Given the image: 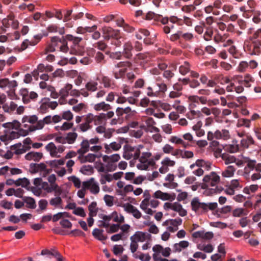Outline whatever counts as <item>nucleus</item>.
Listing matches in <instances>:
<instances>
[{
    "mask_svg": "<svg viewBox=\"0 0 261 261\" xmlns=\"http://www.w3.org/2000/svg\"><path fill=\"white\" fill-rule=\"evenodd\" d=\"M126 72V68H122L117 71L114 69L113 74L116 79H119L123 77Z\"/></svg>",
    "mask_w": 261,
    "mask_h": 261,
    "instance_id": "nucleus-37",
    "label": "nucleus"
},
{
    "mask_svg": "<svg viewBox=\"0 0 261 261\" xmlns=\"http://www.w3.org/2000/svg\"><path fill=\"white\" fill-rule=\"evenodd\" d=\"M180 39L185 41H191L193 38V35L192 34L190 33H183L180 31Z\"/></svg>",
    "mask_w": 261,
    "mask_h": 261,
    "instance_id": "nucleus-48",
    "label": "nucleus"
},
{
    "mask_svg": "<svg viewBox=\"0 0 261 261\" xmlns=\"http://www.w3.org/2000/svg\"><path fill=\"white\" fill-rule=\"evenodd\" d=\"M114 115L113 111H109L107 113H101L98 116H93L89 114L85 118V122L83 123V132L90 128L92 125L90 124L93 122L95 125L102 124L106 119L112 118Z\"/></svg>",
    "mask_w": 261,
    "mask_h": 261,
    "instance_id": "nucleus-2",
    "label": "nucleus"
},
{
    "mask_svg": "<svg viewBox=\"0 0 261 261\" xmlns=\"http://www.w3.org/2000/svg\"><path fill=\"white\" fill-rule=\"evenodd\" d=\"M182 221V219L179 218L175 219H170V226L178 227V225L181 224Z\"/></svg>",
    "mask_w": 261,
    "mask_h": 261,
    "instance_id": "nucleus-62",
    "label": "nucleus"
},
{
    "mask_svg": "<svg viewBox=\"0 0 261 261\" xmlns=\"http://www.w3.org/2000/svg\"><path fill=\"white\" fill-rule=\"evenodd\" d=\"M2 23L7 30L11 26L13 29H16L19 24L18 21L14 19L13 15H9L7 18H4L2 21Z\"/></svg>",
    "mask_w": 261,
    "mask_h": 261,
    "instance_id": "nucleus-16",
    "label": "nucleus"
},
{
    "mask_svg": "<svg viewBox=\"0 0 261 261\" xmlns=\"http://www.w3.org/2000/svg\"><path fill=\"white\" fill-rule=\"evenodd\" d=\"M132 237H134V240L137 242H144L146 239H149L150 235L148 233H146L142 231H137Z\"/></svg>",
    "mask_w": 261,
    "mask_h": 261,
    "instance_id": "nucleus-22",
    "label": "nucleus"
},
{
    "mask_svg": "<svg viewBox=\"0 0 261 261\" xmlns=\"http://www.w3.org/2000/svg\"><path fill=\"white\" fill-rule=\"evenodd\" d=\"M19 93L22 96V101L25 104L29 103L31 100L35 101L38 96L36 92H29L28 89L27 88H22L20 90Z\"/></svg>",
    "mask_w": 261,
    "mask_h": 261,
    "instance_id": "nucleus-13",
    "label": "nucleus"
},
{
    "mask_svg": "<svg viewBox=\"0 0 261 261\" xmlns=\"http://www.w3.org/2000/svg\"><path fill=\"white\" fill-rule=\"evenodd\" d=\"M251 43L246 47L249 54L258 55L261 53V29H258L250 37Z\"/></svg>",
    "mask_w": 261,
    "mask_h": 261,
    "instance_id": "nucleus-4",
    "label": "nucleus"
},
{
    "mask_svg": "<svg viewBox=\"0 0 261 261\" xmlns=\"http://www.w3.org/2000/svg\"><path fill=\"white\" fill-rule=\"evenodd\" d=\"M236 167L233 165H229L227 167L226 169L222 172V175L224 177H230L233 176L236 171Z\"/></svg>",
    "mask_w": 261,
    "mask_h": 261,
    "instance_id": "nucleus-24",
    "label": "nucleus"
},
{
    "mask_svg": "<svg viewBox=\"0 0 261 261\" xmlns=\"http://www.w3.org/2000/svg\"><path fill=\"white\" fill-rule=\"evenodd\" d=\"M103 37L106 40H109L111 38L117 37L120 35V31L114 30L110 27H103L101 29Z\"/></svg>",
    "mask_w": 261,
    "mask_h": 261,
    "instance_id": "nucleus-14",
    "label": "nucleus"
},
{
    "mask_svg": "<svg viewBox=\"0 0 261 261\" xmlns=\"http://www.w3.org/2000/svg\"><path fill=\"white\" fill-rule=\"evenodd\" d=\"M89 190L93 194H97L99 192V187L98 183H97L93 178H91L90 179L83 181V191L85 190ZM84 197V194L83 193V198Z\"/></svg>",
    "mask_w": 261,
    "mask_h": 261,
    "instance_id": "nucleus-11",
    "label": "nucleus"
},
{
    "mask_svg": "<svg viewBox=\"0 0 261 261\" xmlns=\"http://www.w3.org/2000/svg\"><path fill=\"white\" fill-rule=\"evenodd\" d=\"M133 48V46L130 42H127L124 44L122 54L125 58L129 59L132 57V50Z\"/></svg>",
    "mask_w": 261,
    "mask_h": 261,
    "instance_id": "nucleus-21",
    "label": "nucleus"
},
{
    "mask_svg": "<svg viewBox=\"0 0 261 261\" xmlns=\"http://www.w3.org/2000/svg\"><path fill=\"white\" fill-rule=\"evenodd\" d=\"M96 155L93 153H89L86 155L84 154V163L86 162H93L95 160Z\"/></svg>",
    "mask_w": 261,
    "mask_h": 261,
    "instance_id": "nucleus-56",
    "label": "nucleus"
},
{
    "mask_svg": "<svg viewBox=\"0 0 261 261\" xmlns=\"http://www.w3.org/2000/svg\"><path fill=\"white\" fill-rule=\"evenodd\" d=\"M67 40L72 42L71 47L73 53L80 54L82 53V48L80 45L81 39L79 37H74L71 35H67L65 38L64 37L62 38L57 36L53 37L51 38V43L55 48H59L60 51L67 53L69 50Z\"/></svg>",
    "mask_w": 261,
    "mask_h": 261,
    "instance_id": "nucleus-1",
    "label": "nucleus"
},
{
    "mask_svg": "<svg viewBox=\"0 0 261 261\" xmlns=\"http://www.w3.org/2000/svg\"><path fill=\"white\" fill-rule=\"evenodd\" d=\"M68 179L71 181L76 188H79L81 187V180L75 176L68 177Z\"/></svg>",
    "mask_w": 261,
    "mask_h": 261,
    "instance_id": "nucleus-61",
    "label": "nucleus"
},
{
    "mask_svg": "<svg viewBox=\"0 0 261 261\" xmlns=\"http://www.w3.org/2000/svg\"><path fill=\"white\" fill-rule=\"evenodd\" d=\"M45 149L49 152L52 157L59 158L60 155H58V153H62L64 151L65 147L63 145H60L57 147L54 143L50 142L46 145Z\"/></svg>",
    "mask_w": 261,
    "mask_h": 261,
    "instance_id": "nucleus-15",
    "label": "nucleus"
},
{
    "mask_svg": "<svg viewBox=\"0 0 261 261\" xmlns=\"http://www.w3.org/2000/svg\"><path fill=\"white\" fill-rule=\"evenodd\" d=\"M11 148L16 154H21L26 151L24 147L22 146L21 144L14 145L11 146Z\"/></svg>",
    "mask_w": 261,
    "mask_h": 261,
    "instance_id": "nucleus-29",
    "label": "nucleus"
},
{
    "mask_svg": "<svg viewBox=\"0 0 261 261\" xmlns=\"http://www.w3.org/2000/svg\"><path fill=\"white\" fill-rule=\"evenodd\" d=\"M72 85L67 84L64 87L60 90L59 94L61 97L59 99V101L61 104L65 103V98L68 96L69 94L74 96L80 95V92L76 90H72Z\"/></svg>",
    "mask_w": 261,
    "mask_h": 261,
    "instance_id": "nucleus-10",
    "label": "nucleus"
},
{
    "mask_svg": "<svg viewBox=\"0 0 261 261\" xmlns=\"http://www.w3.org/2000/svg\"><path fill=\"white\" fill-rule=\"evenodd\" d=\"M93 171V168L91 165H83V174L90 175Z\"/></svg>",
    "mask_w": 261,
    "mask_h": 261,
    "instance_id": "nucleus-51",
    "label": "nucleus"
},
{
    "mask_svg": "<svg viewBox=\"0 0 261 261\" xmlns=\"http://www.w3.org/2000/svg\"><path fill=\"white\" fill-rule=\"evenodd\" d=\"M2 126L6 128L4 130L5 134L0 137V139L2 141L5 142L9 140V130L11 129H17L20 126V123L17 120H14L12 122H7L2 124Z\"/></svg>",
    "mask_w": 261,
    "mask_h": 261,
    "instance_id": "nucleus-12",
    "label": "nucleus"
},
{
    "mask_svg": "<svg viewBox=\"0 0 261 261\" xmlns=\"http://www.w3.org/2000/svg\"><path fill=\"white\" fill-rule=\"evenodd\" d=\"M73 118V115L70 111H65L62 113V119L70 120Z\"/></svg>",
    "mask_w": 261,
    "mask_h": 261,
    "instance_id": "nucleus-64",
    "label": "nucleus"
},
{
    "mask_svg": "<svg viewBox=\"0 0 261 261\" xmlns=\"http://www.w3.org/2000/svg\"><path fill=\"white\" fill-rule=\"evenodd\" d=\"M153 197L156 199H161L164 201L169 200L172 201L175 199L176 195L175 193L169 194L158 190L153 194Z\"/></svg>",
    "mask_w": 261,
    "mask_h": 261,
    "instance_id": "nucleus-17",
    "label": "nucleus"
},
{
    "mask_svg": "<svg viewBox=\"0 0 261 261\" xmlns=\"http://www.w3.org/2000/svg\"><path fill=\"white\" fill-rule=\"evenodd\" d=\"M29 167V171L31 173L34 174L40 172L43 177H45L52 171V169H47L46 165L43 163H31Z\"/></svg>",
    "mask_w": 261,
    "mask_h": 261,
    "instance_id": "nucleus-9",
    "label": "nucleus"
},
{
    "mask_svg": "<svg viewBox=\"0 0 261 261\" xmlns=\"http://www.w3.org/2000/svg\"><path fill=\"white\" fill-rule=\"evenodd\" d=\"M65 159H61L60 160H54L52 161H48L46 162L47 164H48L51 168L57 167L60 165L64 164Z\"/></svg>",
    "mask_w": 261,
    "mask_h": 261,
    "instance_id": "nucleus-30",
    "label": "nucleus"
},
{
    "mask_svg": "<svg viewBox=\"0 0 261 261\" xmlns=\"http://www.w3.org/2000/svg\"><path fill=\"white\" fill-rule=\"evenodd\" d=\"M248 211L242 208H237L232 212L233 217H241L242 215H247Z\"/></svg>",
    "mask_w": 261,
    "mask_h": 261,
    "instance_id": "nucleus-35",
    "label": "nucleus"
},
{
    "mask_svg": "<svg viewBox=\"0 0 261 261\" xmlns=\"http://www.w3.org/2000/svg\"><path fill=\"white\" fill-rule=\"evenodd\" d=\"M201 115V113L200 111H195L192 110L188 112L186 114V117L190 120H192L196 117H199Z\"/></svg>",
    "mask_w": 261,
    "mask_h": 261,
    "instance_id": "nucleus-41",
    "label": "nucleus"
},
{
    "mask_svg": "<svg viewBox=\"0 0 261 261\" xmlns=\"http://www.w3.org/2000/svg\"><path fill=\"white\" fill-rule=\"evenodd\" d=\"M43 157V153L41 152L31 151L25 155L27 160H33L35 162H39Z\"/></svg>",
    "mask_w": 261,
    "mask_h": 261,
    "instance_id": "nucleus-20",
    "label": "nucleus"
},
{
    "mask_svg": "<svg viewBox=\"0 0 261 261\" xmlns=\"http://www.w3.org/2000/svg\"><path fill=\"white\" fill-rule=\"evenodd\" d=\"M36 125H30L29 127V130L30 132H34L37 129H41L44 125V123L42 120L37 121Z\"/></svg>",
    "mask_w": 261,
    "mask_h": 261,
    "instance_id": "nucleus-38",
    "label": "nucleus"
},
{
    "mask_svg": "<svg viewBox=\"0 0 261 261\" xmlns=\"http://www.w3.org/2000/svg\"><path fill=\"white\" fill-rule=\"evenodd\" d=\"M23 200L27 203V206L30 208H35L36 207V202L34 198L30 197H23Z\"/></svg>",
    "mask_w": 261,
    "mask_h": 261,
    "instance_id": "nucleus-31",
    "label": "nucleus"
},
{
    "mask_svg": "<svg viewBox=\"0 0 261 261\" xmlns=\"http://www.w3.org/2000/svg\"><path fill=\"white\" fill-rule=\"evenodd\" d=\"M59 253H60L58 251L54 249H53L51 250H49L48 249H44L42 250L41 252V254L42 255H50L53 256H54L55 257L58 256Z\"/></svg>",
    "mask_w": 261,
    "mask_h": 261,
    "instance_id": "nucleus-44",
    "label": "nucleus"
},
{
    "mask_svg": "<svg viewBox=\"0 0 261 261\" xmlns=\"http://www.w3.org/2000/svg\"><path fill=\"white\" fill-rule=\"evenodd\" d=\"M174 75L172 70L170 69L165 70L163 73V76L167 79L168 81L173 77Z\"/></svg>",
    "mask_w": 261,
    "mask_h": 261,
    "instance_id": "nucleus-63",
    "label": "nucleus"
},
{
    "mask_svg": "<svg viewBox=\"0 0 261 261\" xmlns=\"http://www.w3.org/2000/svg\"><path fill=\"white\" fill-rule=\"evenodd\" d=\"M121 147V144L116 142H112L109 145L105 144L104 145V147L106 149L105 152L108 154L111 153L112 149L114 151H117Z\"/></svg>",
    "mask_w": 261,
    "mask_h": 261,
    "instance_id": "nucleus-23",
    "label": "nucleus"
},
{
    "mask_svg": "<svg viewBox=\"0 0 261 261\" xmlns=\"http://www.w3.org/2000/svg\"><path fill=\"white\" fill-rule=\"evenodd\" d=\"M53 186L54 185H49L47 182H42L40 188L41 190H44L46 191L47 193H49L53 192Z\"/></svg>",
    "mask_w": 261,
    "mask_h": 261,
    "instance_id": "nucleus-46",
    "label": "nucleus"
},
{
    "mask_svg": "<svg viewBox=\"0 0 261 261\" xmlns=\"http://www.w3.org/2000/svg\"><path fill=\"white\" fill-rule=\"evenodd\" d=\"M123 250V247L120 245H115L113 247V253L116 255L122 253Z\"/></svg>",
    "mask_w": 261,
    "mask_h": 261,
    "instance_id": "nucleus-57",
    "label": "nucleus"
},
{
    "mask_svg": "<svg viewBox=\"0 0 261 261\" xmlns=\"http://www.w3.org/2000/svg\"><path fill=\"white\" fill-rule=\"evenodd\" d=\"M179 71L182 75H186L190 71V65L187 62H185L179 68Z\"/></svg>",
    "mask_w": 261,
    "mask_h": 261,
    "instance_id": "nucleus-32",
    "label": "nucleus"
},
{
    "mask_svg": "<svg viewBox=\"0 0 261 261\" xmlns=\"http://www.w3.org/2000/svg\"><path fill=\"white\" fill-rule=\"evenodd\" d=\"M120 159L119 154L116 153L111 155H105L102 157L103 161L106 163L108 171H115L117 168L116 162Z\"/></svg>",
    "mask_w": 261,
    "mask_h": 261,
    "instance_id": "nucleus-6",
    "label": "nucleus"
},
{
    "mask_svg": "<svg viewBox=\"0 0 261 261\" xmlns=\"http://www.w3.org/2000/svg\"><path fill=\"white\" fill-rule=\"evenodd\" d=\"M89 211V216L91 217H94L97 214V208L96 203L95 202H92L88 206Z\"/></svg>",
    "mask_w": 261,
    "mask_h": 261,
    "instance_id": "nucleus-40",
    "label": "nucleus"
},
{
    "mask_svg": "<svg viewBox=\"0 0 261 261\" xmlns=\"http://www.w3.org/2000/svg\"><path fill=\"white\" fill-rule=\"evenodd\" d=\"M130 240L131 241V243L130 244V249L131 252L134 253L137 251L139 245L138 242L134 240V237H130Z\"/></svg>",
    "mask_w": 261,
    "mask_h": 261,
    "instance_id": "nucleus-50",
    "label": "nucleus"
},
{
    "mask_svg": "<svg viewBox=\"0 0 261 261\" xmlns=\"http://www.w3.org/2000/svg\"><path fill=\"white\" fill-rule=\"evenodd\" d=\"M49 108L47 100L42 103L39 108V112L44 114L48 111Z\"/></svg>",
    "mask_w": 261,
    "mask_h": 261,
    "instance_id": "nucleus-60",
    "label": "nucleus"
},
{
    "mask_svg": "<svg viewBox=\"0 0 261 261\" xmlns=\"http://www.w3.org/2000/svg\"><path fill=\"white\" fill-rule=\"evenodd\" d=\"M162 16L155 14L154 13L152 12H149L146 14H145L144 18L146 20H151L152 19H154V20H159Z\"/></svg>",
    "mask_w": 261,
    "mask_h": 261,
    "instance_id": "nucleus-42",
    "label": "nucleus"
},
{
    "mask_svg": "<svg viewBox=\"0 0 261 261\" xmlns=\"http://www.w3.org/2000/svg\"><path fill=\"white\" fill-rule=\"evenodd\" d=\"M62 203V199L60 196L50 199L49 204L55 207H59Z\"/></svg>",
    "mask_w": 261,
    "mask_h": 261,
    "instance_id": "nucleus-39",
    "label": "nucleus"
},
{
    "mask_svg": "<svg viewBox=\"0 0 261 261\" xmlns=\"http://www.w3.org/2000/svg\"><path fill=\"white\" fill-rule=\"evenodd\" d=\"M151 156L150 152H143L142 155L139 158V161L142 163H147L148 159Z\"/></svg>",
    "mask_w": 261,
    "mask_h": 261,
    "instance_id": "nucleus-55",
    "label": "nucleus"
},
{
    "mask_svg": "<svg viewBox=\"0 0 261 261\" xmlns=\"http://www.w3.org/2000/svg\"><path fill=\"white\" fill-rule=\"evenodd\" d=\"M77 137V134L75 133H69L67 134L65 138L67 139V142L69 144H72L75 141Z\"/></svg>",
    "mask_w": 261,
    "mask_h": 261,
    "instance_id": "nucleus-54",
    "label": "nucleus"
},
{
    "mask_svg": "<svg viewBox=\"0 0 261 261\" xmlns=\"http://www.w3.org/2000/svg\"><path fill=\"white\" fill-rule=\"evenodd\" d=\"M132 66V63L128 61L120 62L115 65V68H126Z\"/></svg>",
    "mask_w": 261,
    "mask_h": 261,
    "instance_id": "nucleus-58",
    "label": "nucleus"
},
{
    "mask_svg": "<svg viewBox=\"0 0 261 261\" xmlns=\"http://www.w3.org/2000/svg\"><path fill=\"white\" fill-rule=\"evenodd\" d=\"M203 181L204 183L201 185V188L206 189L209 186L214 187L219 183L220 176L215 172H212L210 174L204 176Z\"/></svg>",
    "mask_w": 261,
    "mask_h": 261,
    "instance_id": "nucleus-7",
    "label": "nucleus"
},
{
    "mask_svg": "<svg viewBox=\"0 0 261 261\" xmlns=\"http://www.w3.org/2000/svg\"><path fill=\"white\" fill-rule=\"evenodd\" d=\"M106 205L108 206H112L114 204V197L109 195H106L103 197Z\"/></svg>",
    "mask_w": 261,
    "mask_h": 261,
    "instance_id": "nucleus-49",
    "label": "nucleus"
},
{
    "mask_svg": "<svg viewBox=\"0 0 261 261\" xmlns=\"http://www.w3.org/2000/svg\"><path fill=\"white\" fill-rule=\"evenodd\" d=\"M69 214L67 212H60L54 215L53 218L54 222H56L61 218L69 217Z\"/></svg>",
    "mask_w": 261,
    "mask_h": 261,
    "instance_id": "nucleus-43",
    "label": "nucleus"
},
{
    "mask_svg": "<svg viewBox=\"0 0 261 261\" xmlns=\"http://www.w3.org/2000/svg\"><path fill=\"white\" fill-rule=\"evenodd\" d=\"M161 164L167 167L168 166L173 167L175 165V162L171 160L170 158L166 157L162 161Z\"/></svg>",
    "mask_w": 261,
    "mask_h": 261,
    "instance_id": "nucleus-53",
    "label": "nucleus"
},
{
    "mask_svg": "<svg viewBox=\"0 0 261 261\" xmlns=\"http://www.w3.org/2000/svg\"><path fill=\"white\" fill-rule=\"evenodd\" d=\"M254 144V141L251 136H247L241 141V144L244 148H247L251 144Z\"/></svg>",
    "mask_w": 261,
    "mask_h": 261,
    "instance_id": "nucleus-28",
    "label": "nucleus"
},
{
    "mask_svg": "<svg viewBox=\"0 0 261 261\" xmlns=\"http://www.w3.org/2000/svg\"><path fill=\"white\" fill-rule=\"evenodd\" d=\"M99 138L95 137L90 140H83V163L84 162V154L91 150L94 152H97L102 148L101 146L96 145L98 143Z\"/></svg>",
    "mask_w": 261,
    "mask_h": 261,
    "instance_id": "nucleus-5",
    "label": "nucleus"
},
{
    "mask_svg": "<svg viewBox=\"0 0 261 261\" xmlns=\"http://www.w3.org/2000/svg\"><path fill=\"white\" fill-rule=\"evenodd\" d=\"M94 55V50L93 48L90 49L89 53H86V55L85 56V53L83 51V64L88 65L90 64L92 62V60L91 57L93 56Z\"/></svg>",
    "mask_w": 261,
    "mask_h": 261,
    "instance_id": "nucleus-25",
    "label": "nucleus"
},
{
    "mask_svg": "<svg viewBox=\"0 0 261 261\" xmlns=\"http://www.w3.org/2000/svg\"><path fill=\"white\" fill-rule=\"evenodd\" d=\"M140 155V150L138 148L127 144L124 146L123 157L126 160H128L133 158L135 160L138 159Z\"/></svg>",
    "mask_w": 261,
    "mask_h": 261,
    "instance_id": "nucleus-8",
    "label": "nucleus"
},
{
    "mask_svg": "<svg viewBox=\"0 0 261 261\" xmlns=\"http://www.w3.org/2000/svg\"><path fill=\"white\" fill-rule=\"evenodd\" d=\"M93 46L102 51L105 50L108 48V45L103 41H100L94 43Z\"/></svg>",
    "mask_w": 261,
    "mask_h": 261,
    "instance_id": "nucleus-45",
    "label": "nucleus"
},
{
    "mask_svg": "<svg viewBox=\"0 0 261 261\" xmlns=\"http://www.w3.org/2000/svg\"><path fill=\"white\" fill-rule=\"evenodd\" d=\"M189 243L187 241H181L179 243H176L173 246L174 252H180L182 249L188 247Z\"/></svg>",
    "mask_w": 261,
    "mask_h": 261,
    "instance_id": "nucleus-27",
    "label": "nucleus"
},
{
    "mask_svg": "<svg viewBox=\"0 0 261 261\" xmlns=\"http://www.w3.org/2000/svg\"><path fill=\"white\" fill-rule=\"evenodd\" d=\"M134 256L136 258H139L142 261H149L151 259V257L149 254L145 255L141 252L139 256H138L137 254H135Z\"/></svg>",
    "mask_w": 261,
    "mask_h": 261,
    "instance_id": "nucleus-59",
    "label": "nucleus"
},
{
    "mask_svg": "<svg viewBox=\"0 0 261 261\" xmlns=\"http://www.w3.org/2000/svg\"><path fill=\"white\" fill-rule=\"evenodd\" d=\"M94 109L96 111H100L101 110L107 111L111 109V106L110 105L107 104L105 102H101L96 104L94 106Z\"/></svg>",
    "mask_w": 261,
    "mask_h": 261,
    "instance_id": "nucleus-34",
    "label": "nucleus"
},
{
    "mask_svg": "<svg viewBox=\"0 0 261 261\" xmlns=\"http://www.w3.org/2000/svg\"><path fill=\"white\" fill-rule=\"evenodd\" d=\"M221 158L224 161L225 165H228L230 163H235L236 161V159L234 156L230 155L227 154H222Z\"/></svg>",
    "mask_w": 261,
    "mask_h": 261,
    "instance_id": "nucleus-33",
    "label": "nucleus"
},
{
    "mask_svg": "<svg viewBox=\"0 0 261 261\" xmlns=\"http://www.w3.org/2000/svg\"><path fill=\"white\" fill-rule=\"evenodd\" d=\"M124 210L127 213L132 214L136 219H140L142 214L141 212L134 205L129 203L124 204L122 206Z\"/></svg>",
    "mask_w": 261,
    "mask_h": 261,
    "instance_id": "nucleus-18",
    "label": "nucleus"
},
{
    "mask_svg": "<svg viewBox=\"0 0 261 261\" xmlns=\"http://www.w3.org/2000/svg\"><path fill=\"white\" fill-rule=\"evenodd\" d=\"M97 28V27L96 25H94L91 27H86L85 28H83V34L86 32H93L92 35V38L95 40H97L100 37V33L98 31H96Z\"/></svg>",
    "mask_w": 261,
    "mask_h": 261,
    "instance_id": "nucleus-19",
    "label": "nucleus"
},
{
    "mask_svg": "<svg viewBox=\"0 0 261 261\" xmlns=\"http://www.w3.org/2000/svg\"><path fill=\"white\" fill-rule=\"evenodd\" d=\"M150 196L149 194H148L147 196L146 197V198L143 199L141 204H140V207L142 210H145L147 206L150 204L149 200H150Z\"/></svg>",
    "mask_w": 261,
    "mask_h": 261,
    "instance_id": "nucleus-47",
    "label": "nucleus"
},
{
    "mask_svg": "<svg viewBox=\"0 0 261 261\" xmlns=\"http://www.w3.org/2000/svg\"><path fill=\"white\" fill-rule=\"evenodd\" d=\"M191 208L193 211L196 213H200L201 214L205 213L208 210H214L217 207V203H204L200 202L198 197H194L191 202Z\"/></svg>",
    "mask_w": 261,
    "mask_h": 261,
    "instance_id": "nucleus-3",
    "label": "nucleus"
},
{
    "mask_svg": "<svg viewBox=\"0 0 261 261\" xmlns=\"http://www.w3.org/2000/svg\"><path fill=\"white\" fill-rule=\"evenodd\" d=\"M123 112L124 114H126L125 119H129L134 115L135 111H132L131 108L127 107L125 108H123Z\"/></svg>",
    "mask_w": 261,
    "mask_h": 261,
    "instance_id": "nucleus-52",
    "label": "nucleus"
},
{
    "mask_svg": "<svg viewBox=\"0 0 261 261\" xmlns=\"http://www.w3.org/2000/svg\"><path fill=\"white\" fill-rule=\"evenodd\" d=\"M145 123L147 126L150 127L154 132L158 133L160 131L158 127L153 126L154 124H155V122L152 118L149 117L147 118L145 120Z\"/></svg>",
    "mask_w": 261,
    "mask_h": 261,
    "instance_id": "nucleus-36",
    "label": "nucleus"
},
{
    "mask_svg": "<svg viewBox=\"0 0 261 261\" xmlns=\"http://www.w3.org/2000/svg\"><path fill=\"white\" fill-rule=\"evenodd\" d=\"M103 230L95 228L93 230L92 234L97 240L103 241L107 239V237L103 234Z\"/></svg>",
    "mask_w": 261,
    "mask_h": 261,
    "instance_id": "nucleus-26",
    "label": "nucleus"
}]
</instances>
